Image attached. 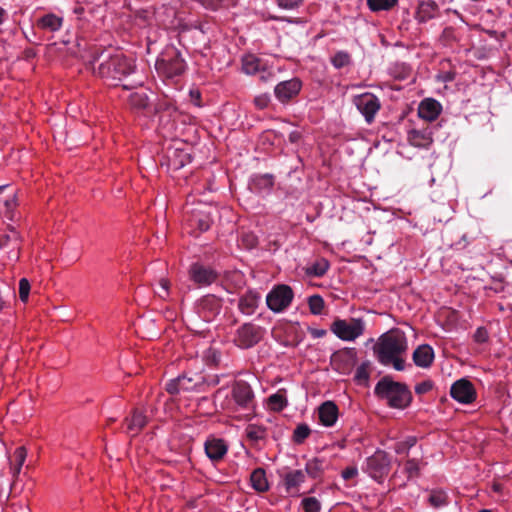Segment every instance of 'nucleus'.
Returning <instances> with one entry per match:
<instances>
[{"label": "nucleus", "instance_id": "1", "mask_svg": "<svg viewBox=\"0 0 512 512\" xmlns=\"http://www.w3.org/2000/svg\"><path fill=\"white\" fill-rule=\"evenodd\" d=\"M407 350L405 334L400 330H390L381 335L374 346V353L383 365H392L396 370H404L402 355Z\"/></svg>", "mask_w": 512, "mask_h": 512}, {"label": "nucleus", "instance_id": "2", "mask_svg": "<svg viewBox=\"0 0 512 512\" xmlns=\"http://www.w3.org/2000/svg\"><path fill=\"white\" fill-rule=\"evenodd\" d=\"M91 65L95 75L114 86L134 69L133 62L122 54L112 56L101 54L93 60Z\"/></svg>", "mask_w": 512, "mask_h": 512}, {"label": "nucleus", "instance_id": "3", "mask_svg": "<svg viewBox=\"0 0 512 512\" xmlns=\"http://www.w3.org/2000/svg\"><path fill=\"white\" fill-rule=\"evenodd\" d=\"M375 393L379 397L386 399L388 404L394 408H404L411 401V393L407 387L392 381L388 377H384L377 383Z\"/></svg>", "mask_w": 512, "mask_h": 512}, {"label": "nucleus", "instance_id": "4", "mask_svg": "<svg viewBox=\"0 0 512 512\" xmlns=\"http://www.w3.org/2000/svg\"><path fill=\"white\" fill-rule=\"evenodd\" d=\"M156 70L167 78L180 75L185 68L180 53L174 47H168L156 61Z\"/></svg>", "mask_w": 512, "mask_h": 512}, {"label": "nucleus", "instance_id": "5", "mask_svg": "<svg viewBox=\"0 0 512 512\" xmlns=\"http://www.w3.org/2000/svg\"><path fill=\"white\" fill-rule=\"evenodd\" d=\"M331 331L343 341H354L365 331V322L360 318L336 319L330 327Z\"/></svg>", "mask_w": 512, "mask_h": 512}, {"label": "nucleus", "instance_id": "6", "mask_svg": "<svg viewBox=\"0 0 512 512\" xmlns=\"http://www.w3.org/2000/svg\"><path fill=\"white\" fill-rule=\"evenodd\" d=\"M292 298V289L287 285H279L267 295L266 302L272 311L280 312L290 304Z\"/></svg>", "mask_w": 512, "mask_h": 512}, {"label": "nucleus", "instance_id": "7", "mask_svg": "<svg viewBox=\"0 0 512 512\" xmlns=\"http://www.w3.org/2000/svg\"><path fill=\"white\" fill-rule=\"evenodd\" d=\"M353 102L368 123L374 120L376 113L381 107L378 98L372 93L358 95L354 98Z\"/></svg>", "mask_w": 512, "mask_h": 512}, {"label": "nucleus", "instance_id": "8", "mask_svg": "<svg viewBox=\"0 0 512 512\" xmlns=\"http://www.w3.org/2000/svg\"><path fill=\"white\" fill-rule=\"evenodd\" d=\"M390 469V460L383 451L375 452L367 459V470L371 477L378 480L387 475Z\"/></svg>", "mask_w": 512, "mask_h": 512}, {"label": "nucleus", "instance_id": "9", "mask_svg": "<svg viewBox=\"0 0 512 512\" xmlns=\"http://www.w3.org/2000/svg\"><path fill=\"white\" fill-rule=\"evenodd\" d=\"M167 158L169 168L176 171L191 162V153L186 145L178 143L169 149Z\"/></svg>", "mask_w": 512, "mask_h": 512}, {"label": "nucleus", "instance_id": "10", "mask_svg": "<svg viewBox=\"0 0 512 512\" xmlns=\"http://www.w3.org/2000/svg\"><path fill=\"white\" fill-rule=\"evenodd\" d=\"M450 393L455 400L464 404L471 403L476 396L473 385L466 379L456 381L452 385Z\"/></svg>", "mask_w": 512, "mask_h": 512}, {"label": "nucleus", "instance_id": "11", "mask_svg": "<svg viewBox=\"0 0 512 512\" xmlns=\"http://www.w3.org/2000/svg\"><path fill=\"white\" fill-rule=\"evenodd\" d=\"M260 338L261 333L258 327L251 324H245L238 329L235 342L239 347L249 348L258 343Z\"/></svg>", "mask_w": 512, "mask_h": 512}, {"label": "nucleus", "instance_id": "12", "mask_svg": "<svg viewBox=\"0 0 512 512\" xmlns=\"http://www.w3.org/2000/svg\"><path fill=\"white\" fill-rule=\"evenodd\" d=\"M189 277L197 285H210L217 279V273L208 267L195 263L189 269Z\"/></svg>", "mask_w": 512, "mask_h": 512}, {"label": "nucleus", "instance_id": "13", "mask_svg": "<svg viewBox=\"0 0 512 512\" xmlns=\"http://www.w3.org/2000/svg\"><path fill=\"white\" fill-rule=\"evenodd\" d=\"M232 397L236 404L243 408H250L253 404L254 395L246 382L238 381L233 385Z\"/></svg>", "mask_w": 512, "mask_h": 512}, {"label": "nucleus", "instance_id": "14", "mask_svg": "<svg viewBox=\"0 0 512 512\" xmlns=\"http://www.w3.org/2000/svg\"><path fill=\"white\" fill-rule=\"evenodd\" d=\"M301 89V82L298 79H291L279 83L275 87V94L280 101H287L297 95Z\"/></svg>", "mask_w": 512, "mask_h": 512}, {"label": "nucleus", "instance_id": "15", "mask_svg": "<svg viewBox=\"0 0 512 512\" xmlns=\"http://www.w3.org/2000/svg\"><path fill=\"white\" fill-rule=\"evenodd\" d=\"M318 417L322 425L330 427L338 419V407L333 401H325L318 408Z\"/></svg>", "mask_w": 512, "mask_h": 512}, {"label": "nucleus", "instance_id": "16", "mask_svg": "<svg viewBox=\"0 0 512 512\" xmlns=\"http://www.w3.org/2000/svg\"><path fill=\"white\" fill-rule=\"evenodd\" d=\"M441 106L440 104L433 99H425L423 100L418 108V114L421 118L433 121L440 114Z\"/></svg>", "mask_w": 512, "mask_h": 512}, {"label": "nucleus", "instance_id": "17", "mask_svg": "<svg viewBox=\"0 0 512 512\" xmlns=\"http://www.w3.org/2000/svg\"><path fill=\"white\" fill-rule=\"evenodd\" d=\"M11 246V251L8 252L10 259L17 260L19 258V234L15 230H11V234H4L0 236V248Z\"/></svg>", "mask_w": 512, "mask_h": 512}, {"label": "nucleus", "instance_id": "18", "mask_svg": "<svg viewBox=\"0 0 512 512\" xmlns=\"http://www.w3.org/2000/svg\"><path fill=\"white\" fill-rule=\"evenodd\" d=\"M408 140L411 145L419 148H427L433 142L429 129L410 131Z\"/></svg>", "mask_w": 512, "mask_h": 512}, {"label": "nucleus", "instance_id": "19", "mask_svg": "<svg viewBox=\"0 0 512 512\" xmlns=\"http://www.w3.org/2000/svg\"><path fill=\"white\" fill-rule=\"evenodd\" d=\"M433 358L434 353L429 345H421L413 353L414 363L419 367H429Z\"/></svg>", "mask_w": 512, "mask_h": 512}, {"label": "nucleus", "instance_id": "20", "mask_svg": "<svg viewBox=\"0 0 512 512\" xmlns=\"http://www.w3.org/2000/svg\"><path fill=\"white\" fill-rule=\"evenodd\" d=\"M127 432L132 436L137 435L147 423L146 416L138 410H134L132 416L126 419Z\"/></svg>", "mask_w": 512, "mask_h": 512}, {"label": "nucleus", "instance_id": "21", "mask_svg": "<svg viewBox=\"0 0 512 512\" xmlns=\"http://www.w3.org/2000/svg\"><path fill=\"white\" fill-rule=\"evenodd\" d=\"M205 451L210 459L219 460L225 455L227 447L222 440L213 439L206 442Z\"/></svg>", "mask_w": 512, "mask_h": 512}, {"label": "nucleus", "instance_id": "22", "mask_svg": "<svg viewBox=\"0 0 512 512\" xmlns=\"http://www.w3.org/2000/svg\"><path fill=\"white\" fill-rule=\"evenodd\" d=\"M259 298L260 297L254 292H247L246 294H244L240 298L238 304L240 311L246 315H251L252 313H254L258 305Z\"/></svg>", "mask_w": 512, "mask_h": 512}, {"label": "nucleus", "instance_id": "23", "mask_svg": "<svg viewBox=\"0 0 512 512\" xmlns=\"http://www.w3.org/2000/svg\"><path fill=\"white\" fill-rule=\"evenodd\" d=\"M5 186V192L0 196V212L9 214L11 213L14 208L16 207V193L12 188H9L8 185Z\"/></svg>", "mask_w": 512, "mask_h": 512}, {"label": "nucleus", "instance_id": "24", "mask_svg": "<svg viewBox=\"0 0 512 512\" xmlns=\"http://www.w3.org/2000/svg\"><path fill=\"white\" fill-rule=\"evenodd\" d=\"M306 471L304 470H294L288 472L284 478V484L287 490H291L297 488L301 483L305 481Z\"/></svg>", "mask_w": 512, "mask_h": 512}, {"label": "nucleus", "instance_id": "25", "mask_svg": "<svg viewBox=\"0 0 512 512\" xmlns=\"http://www.w3.org/2000/svg\"><path fill=\"white\" fill-rule=\"evenodd\" d=\"M250 480L252 487L258 492H265L269 488L265 471L261 468H258L252 472Z\"/></svg>", "mask_w": 512, "mask_h": 512}, {"label": "nucleus", "instance_id": "26", "mask_svg": "<svg viewBox=\"0 0 512 512\" xmlns=\"http://www.w3.org/2000/svg\"><path fill=\"white\" fill-rule=\"evenodd\" d=\"M129 103L133 109H145L148 106L149 98L144 89L132 92L129 95Z\"/></svg>", "mask_w": 512, "mask_h": 512}, {"label": "nucleus", "instance_id": "27", "mask_svg": "<svg viewBox=\"0 0 512 512\" xmlns=\"http://www.w3.org/2000/svg\"><path fill=\"white\" fill-rule=\"evenodd\" d=\"M210 211H204L202 209H195L192 215V221L195 222L200 231H207L210 227Z\"/></svg>", "mask_w": 512, "mask_h": 512}, {"label": "nucleus", "instance_id": "28", "mask_svg": "<svg viewBox=\"0 0 512 512\" xmlns=\"http://www.w3.org/2000/svg\"><path fill=\"white\" fill-rule=\"evenodd\" d=\"M436 4L433 1L421 2L417 11V18L421 22L431 19L436 12Z\"/></svg>", "mask_w": 512, "mask_h": 512}, {"label": "nucleus", "instance_id": "29", "mask_svg": "<svg viewBox=\"0 0 512 512\" xmlns=\"http://www.w3.org/2000/svg\"><path fill=\"white\" fill-rule=\"evenodd\" d=\"M189 383H190V379H188L184 376L178 377L177 379L171 380L167 384L166 390L170 394H177L181 391H187L191 388Z\"/></svg>", "mask_w": 512, "mask_h": 512}, {"label": "nucleus", "instance_id": "30", "mask_svg": "<svg viewBox=\"0 0 512 512\" xmlns=\"http://www.w3.org/2000/svg\"><path fill=\"white\" fill-rule=\"evenodd\" d=\"M245 433L248 440L253 444L258 443L266 437V429L255 424L248 425L246 427Z\"/></svg>", "mask_w": 512, "mask_h": 512}, {"label": "nucleus", "instance_id": "31", "mask_svg": "<svg viewBox=\"0 0 512 512\" xmlns=\"http://www.w3.org/2000/svg\"><path fill=\"white\" fill-rule=\"evenodd\" d=\"M61 24H62V19L53 14L45 15L38 22V25L41 28L47 29L49 31L58 30L61 27Z\"/></svg>", "mask_w": 512, "mask_h": 512}, {"label": "nucleus", "instance_id": "32", "mask_svg": "<svg viewBox=\"0 0 512 512\" xmlns=\"http://www.w3.org/2000/svg\"><path fill=\"white\" fill-rule=\"evenodd\" d=\"M243 71L246 74H255L259 71L261 62L259 58L254 55H246L242 60Z\"/></svg>", "mask_w": 512, "mask_h": 512}, {"label": "nucleus", "instance_id": "33", "mask_svg": "<svg viewBox=\"0 0 512 512\" xmlns=\"http://www.w3.org/2000/svg\"><path fill=\"white\" fill-rule=\"evenodd\" d=\"M27 450L24 446L18 447L14 452V463L12 466L13 475L17 476L26 460Z\"/></svg>", "mask_w": 512, "mask_h": 512}, {"label": "nucleus", "instance_id": "34", "mask_svg": "<svg viewBox=\"0 0 512 512\" xmlns=\"http://www.w3.org/2000/svg\"><path fill=\"white\" fill-rule=\"evenodd\" d=\"M372 11L389 10L396 5L397 0H367Z\"/></svg>", "mask_w": 512, "mask_h": 512}, {"label": "nucleus", "instance_id": "35", "mask_svg": "<svg viewBox=\"0 0 512 512\" xmlns=\"http://www.w3.org/2000/svg\"><path fill=\"white\" fill-rule=\"evenodd\" d=\"M329 268V263L325 259H321L315 262L311 267L307 269V273L313 276H322L326 273Z\"/></svg>", "mask_w": 512, "mask_h": 512}, {"label": "nucleus", "instance_id": "36", "mask_svg": "<svg viewBox=\"0 0 512 512\" xmlns=\"http://www.w3.org/2000/svg\"><path fill=\"white\" fill-rule=\"evenodd\" d=\"M309 308L312 314L319 315L321 314L324 308V300L319 295H313L308 299Z\"/></svg>", "mask_w": 512, "mask_h": 512}, {"label": "nucleus", "instance_id": "37", "mask_svg": "<svg viewBox=\"0 0 512 512\" xmlns=\"http://www.w3.org/2000/svg\"><path fill=\"white\" fill-rule=\"evenodd\" d=\"M310 432L308 425L299 424L293 432V441L298 444L302 443L310 435Z\"/></svg>", "mask_w": 512, "mask_h": 512}, {"label": "nucleus", "instance_id": "38", "mask_svg": "<svg viewBox=\"0 0 512 512\" xmlns=\"http://www.w3.org/2000/svg\"><path fill=\"white\" fill-rule=\"evenodd\" d=\"M369 379V363H362L355 372V380L358 384H366Z\"/></svg>", "mask_w": 512, "mask_h": 512}, {"label": "nucleus", "instance_id": "39", "mask_svg": "<svg viewBox=\"0 0 512 512\" xmlns=\"http://www.w3.org/2000/svg\"><path fill=\"white\" fill-rule=\"evenodd\" d=\"M420 466L419 462L415 459H409L404 464V472L408 478H413L419 475Z\"/></svg>", "mask_w": 512, "mask_h": 512}, {"label": "nucleus", "instance_id": "40", "mask_svg": "<svg viewBox=\"0 0 512 512\" xmlns=\"http://www.w3.org/2000/svg\"><path fill=\"white\" fill-rule=\"evenodd\" d=\"M269 405L273 410H281L286 404L287 401L282 394L276 393L269 397Z\"/></svg>", "mask_w": 512, "mask_h": 512}, {"label": "nucleus", "instance_id": "41", "mask_svg": "<svg viewBox=\"0 0 512 512\" xmlns=\"http://www.w3.org/2000/svg\"><path fill=\"white\" fill-rule=\"evenodd\" d=\"M31 285L28 279L22 278L19 281V298L23 303H26L29 298Z\"/></svg>", "mask_w": 512, "mask_h": 512}, {"label": "nucleus", "instance_id": "42", "mask_svg": "<svg viewBox=\"0 0 512 512\" xmlns=\"http://www.w3.org/2000/svg\"><path fill=\"white\" fill-rule=\"evenodd\" d=\"M302 507L305 512H319L320 511V503L314 497H308L302 500Z\"/></svg>", "mask_w": 512, "mask_h": 512}, {"label": "nucleus", "instance_id": "43", "mask_svg": "<svg viewBox=\"0 0 512 512\" xmlns=\"http://www.w3.org/2000/svg\"><path fill=\"white\" fill-rule=\"evenodd\" d=\"M430 504L435 507H441L446 503V495L443 492L434 491L429 496Z\"/></svg>", "mask_w": 512, "mask_h": 512}, {"label": "nucleus", "instance_id": "44", "mask_svg": "<svg viewBox=\"0 0 512 512\" xmlns=\"http://www.w3.org/2000/svg\"><path fill=\"white\" fill-rule=\"evenodd\" d=\"M332 63L337 68L344 67L349 63V55L343 52L337 53L333 57Z\"/></svg>", "mask_w": 512, "mask_h": 512}, {"label": "nucleus", "instance_id": "45", "mask_svg": "<svg viewBox=\"0 0 512 512\" xmlns=\"http://www.w3.org/2000/svg\"><path fill=\"white\" fill-rule=\"evenodd\" d=\"M269 101H270V99H269L268 95H266V94L258 95L254 99L255 105L260 109L266 108L269 104Z\"/></svg>", "mask_w": 512, "mask_h": 512}, {"label": "nucleus", "instance_id": "46", "mask_svg": "<svg viewBox=\"0 0 512 512\" xmlns=\"http://www.w3.org/2000/svg\"><path fill=\"white\" fill-rule=\"evenodd\" d=\"M474 339L478 343H484L488 339V332L485 328H478L474 334Z\"/></svg>", "mask_w": 512, "mask_h": 512}, {"label": "nucleus", "instance_id": "47", "mask_svg": "<svg viewBox=\"0 0 512 512\" xmlns=\"http://www.w3.org/2000/svg\"><path fill=\"white\" fill-rule=\"evenodd\" d=\"M302 0H277V3L280 7L285 9H293L297 7Z\"/></svg>", "mask_w": 512, "mask_h": 512}, {"label": "nucleus", "instance_id": "48", "mask_svg": "<svg viewBox=\"0 0 512 512\" xmlns=\"http://www.w3.org/2000/svg\"><path fill=\"white\" fill-rule=\"evenodd\" d=\"M357 473L358 472L355 467H347L345 470H343L342 477L345 480H349V479H352L353 477H355L357 475Z\"/></svg>", "mask_w": 512, "mask_h": 512}, {"label": "nucleus", "instance_id": "49", "mask_svg": "<svg viewBox=\"0 0 512 512\" xmlns=\"http://www.w3.org/2000/svg\"><path fill=\"white\" fill-rule=\"evenodd\" d=\"M160 286L163 290V293H159L158 295L161 297V298H165L167 295H168V292H169V287H170V282L169 280L165 279V278H162L160 280Z\"/></svg>", "mask_w": 512, "mask_h": 512}, {"label": "nucleus", "instance_id": "50", "mask_svg": "<svg viewBox=\"0 0 512 512\" xmlns=\"http://www.w3.org/2000/svg\"><path fill=\"white\" fill-rule=\"evenodd\" d=\"M432 385L428 382H423L415 387V391L418 394L426 393L431 389Z\"/></svg>", "mask_w": 512, "mask_h": 512}, {"label": "nucleus", "instance_id": "51", "mask_svg": "<svg viewBox=\"0 0 512 512\" xmlns=\"http://www.w3.org/2000/svg\"><path fill=\"white\" fill-rule=\"evenodd\" d=\"M243 241L247 243V247L249 248L254 247L257 243V239L253 235H245Z\"/></svg>", "mask_w": 512, "mask_h": 512}, {"label": "nucleus", "instance_id": "52", "mask_svg": "<svg viewBox=\"0 0 512 512\" xmlns=\"http://www.w3.org/2000/svg\"><path fill=\"white\" fill-rule=\"evenodd\" d=\"M207 3L212 6V7H216L218 5H221L223 3L224 0H206Z\"/></svg>", "mask_w": 512, "mask_h": 512}, {"label": "nucleus", "instance_id": "53", "mask_svg": "<svg viewBox=\"0 0 512 512\" xmlns=\"http://www.w3.org/2000/svg\"><path fill=\"white\" fill-rule=\"evenodd\" d=\"M5 15H6V12L3 8L0 7V24L3 23L4 19H5Z\"/></svg>", "mask_w": 512, "mask_h": 512}, {"label": "nucleus", "instance_id": "54", "mask_svg": "<svg viewBox=\"0 0 512 512\" xmlns=\"http://www.w3.org/2000/svg\"><path fill=\"white\" fill-rule=\"evenodd\" d=\"M289 138H290V140H291L292 142H295V141H297V139L299 138V134H298V133H296V132H293V133H291V134H290Z\"/></svg>", "mask_w": 512, "mask_h": 512}, {"label": "nucleus", "instance_id": "55", "mask_svg": "<svg viewBox=\"0 0 512 512\" xmlns=\"http://www.w3.org/2000/svg\"><path fill=\"white\" fill-rule=\"evenodd\" d=\"M190 95L195 100H199V98H200V93L198 91H191Z\"/></svg>", "mask_w": 512, "mask_h": 512}, {"label": "nucleus", "instance_id": "56", "mask_svg": "<svg viewBox=\"0 0 512 512\" xmlns=\"http://www.w3.org/2000/svg\"><path fill=\"white\" fill-rule=\"evenodd\" d=\"M395 450H396V452H397V453L402 452V451H403V447H402V445H400V444H399V445H397V447L395 448Z\"/></svg>", "mask_w": 512, "mask_h": 512}, {"label": "nucleus", "instance_id": "57", "mask_svg": "<svg viewBox=\"0 0 512 512\" xmlns=\"http://www.w3.org/2000/svg\"><path fill=\"white\" fill-rule=\"evenodd\" d=\"M324 334H325V331L318 332V335H319V336H322V335H324Z\"/></svg>", "mask_w": 512, "mask_h": 512}, {"label": "nucleus", "instance_id": "58", "mask_svg": "<svg viewBox=\"0 0 512 512\" xmlns=\"http://www.w3.org/2000/svg\"><path fill=\"white\" fill-rule=\"evenodd\" d=\"M480 512H491V511H489V510H482V511H480Z\"/></svg>", "mask_w": 512, "mask_h": 512}]
</instances>
